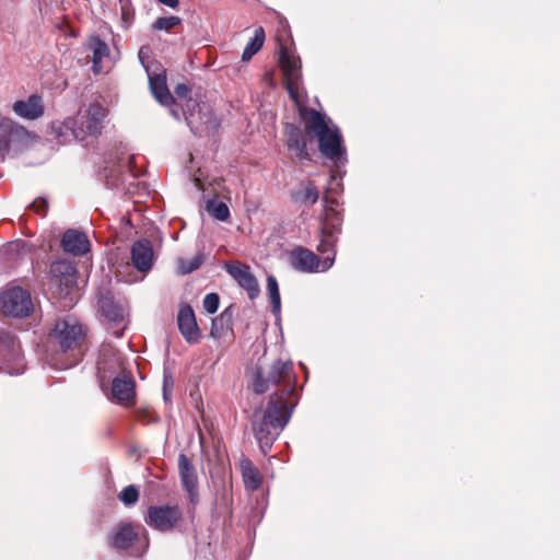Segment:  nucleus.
<instances>
[{"label": "nucleus", "instance_id": "f257e3e1", "mask_svg": "<svg viewBox=\"0 0 560 560\" xmlns=\"http://www.w3.org/2000/svg\"><path fill=\"white\" fill-rule=\"evenodd\" d=\"M296 376L291 361L280 359L270 364L258 365L253 374L250 387L256 394H264L279 387L269 398L264 409L255 410L252 429L264 454L271 448L273 442L288 424L296 401Z\"/></svg>", "mask_w": 560, "mask_h": 560}, {"label": "nucleus", "instance_id": "f03ea898", "mask_svg": "<svg viewBox=\"0 0 560 560\" xmlns=\"http://www.w3.org/2000/svg\"><path fill=\"white\" fill-rule=\"evenodd\" d=\"M299 114L306 131L317 138L320 153L334 162L336 173L339 174L340 167L347 162V152L339 128L330 118L313 108L300 107Z\"/></svg>", "mask_w": 560, "mask_h": 560}, {"label": "nucleus", "instance_id": "7ed1b4c3", "mask_svg": "<svg viewBox=\"0 0 560 560\" xmlns=\"http://www.w3.org/2000/svg\"><path fill=\"white\" fill-rule=\"evenodd\" d=\"M175 97L166 105L171 115L179 120L183 114L187 125L195 135H213L219 128V121L214 114L203 104L202 106L194 100L188 98L189 88L179 83L175 88Z\"/></svg>", "mask_w": 560, "mask_h": 560}, {"label": "nucleus", "instance_id": "20e7f679", "mask_svg": "<svg viewBox=\"0 0 560 560\" xmlns=\"http://www.w3.org/2000/svg\"><path fill=\"white\" fill-rule=\"evenodd\" d=\"M50 341L68 354L65 361L55 360L50 363L56 369H69L81 359L86 339L85 327L74 317L67 316L58 319L49 335Z\"/></svg>", "mask_w": 560, "mask_h": 560}, {"label": "nucleus", "instance_id": "39448f33", "mask_svg": "<svg viewBox=\"0 0 560 560\" xmlns=\"http://www.w3.org/2000/svg\"><path fill=\"white\" fill-rule=\"evenodd\" d=\"M324 201V215L320 228V240L317 245V250L320 254H326L328 250H332L338 240L341 225V214L337 209L338 202L335 199L329 198L327 195L323 198Z\"/></svg>", "mask_w": 560, "mask_h": 560}, {"label": "nucleus", "instance_id": "423d86ee", "mask_svg": "<svg viewBox=\"0 0 560 560\" xmlns=\"http://www.w3.org/2000/svg\"><path fill=\"white\" fill-rule=\"evenodd\" d=\"M327 253H330V255L319 259V257L308 248L299 246L290 253V265L293 269L304 273L325 272L329 270L335 262V247Z\"/></svg>", "mask_w": 560, "mask_h": 560}, {"label": "nucleus", "instance_id": "0eeeda50", "mask_svg": "<svg viewBox=\"0 0 560 560\" xmlns=\"http://www.w3.org/2000/svg\"><path fill=\"white\" fill-rule=\"evenodd\" d=\"M31 139V132L13 119L0 115V154L21 151Z\"/></svg>", "mask_w": 560, "mask_h": 560}, {"label": "nucleus", "instance_id": "6e6552de", "mask_svg": "<svg viewBox=\"0 0 560 560\" xmlns=\"http://www.w3.org/2000/svg\"><path fill=\"white\" fill-rule=\"evenodd\" d=\"M280 66L284 75L285 86L298 107L302 105L304 91L301 86V61L299 58L290 55L288 49L281 48L280 50Z\"/></svg>", "mask_w": 560, "mask_h": 560}, {"label": "nucleus", "instance_id": "1a4fd4ad", "mask_svg": "<svg viewBox=\"0 0 560 560\" xmlns=\"http://www.w3.org/2000/svg\"><path fill=\"white\" fill-rule=\"evenodd\" d=\"M0 310L13 317L28 316L33 310L31 294L20 287L9 288L0 295Z\"/></svg>", "mask_w": 560, "mask_h": 560}, {"label": "nucleus", "instance_id": "9d476101", "mask_svg": "<svg viewBox=\"0 0 560 560\" xmlns=\"http://www.w3.org/2000/svg\"><path fill=\"white\" fill-rule=\"evenodd\" d=\"M0 369L10 375H19L24 371L20 347L14 336L7 330H0Z\"/></svg>", "mask_w": 560, "mask_h": 560}, {"label": "nucleus", "instance_id": "9b49d317", "mask_svg": "<svg viewBox=\"0 0 560 560\" xmlns=\"http://www.w3.org/2000/svg\"><path fill=\"white\" fill-rule=\"evenodd\" d=\"M183 518V512L178 505H152L148 509L144 517L145 523L159 530L171 532Z\"/></svg>", "mask_w": 560, "mask_h": 560}, {"label": "nucleus", "instance_id": "f8f14e48", "mask_svg": "<svg viewBox=\"0 0 560 560\" xmlns=\"http://www.w3.org/2000/svg\"><path fill=\"white\" fill-rule=\"evenodd\" d=\"M144 58V47H142L139 50V59L147 71L151 93L161 105H168L173 97L166 84L165 69L158 62L145 65Z\"/></svg>", "mask_w": 560, "mask_h": 560}, {"label": "nucleus", "instance_id": "ddd939ff", "mask_svg": "<svg viewBox=\"0 0 560 560\" xmlns=\"http://www.w3.org/2000/svg\"><path fill=\"white\" fill-rule=\"evenodd\" d=\"M107 110L100 103H93L89 106L86 115L82 117L81 126L73 131L74 137L84 140L86 136L96 137L103 129Z\"/></svg>", "mask_w": 560, "mask_h": 560}, {"label": "nucleus", "instance_id": "4468645a", "mask_svg": "<svg viewBox=\"0 0 560 560\" xmlns=\"http://www.w3.org/2000/svg\"><path fill=\"white\" fill-rule=\"evenodd\" d=\"M51 281L60 293L68 295L77 283V269L68 260H57L50 266Z\"/></svg>", "mask_w": 560, "mask_h": 560}, {"label": "nucleus", "instance_id": "2eb2a0df", "mask_svg": "<svg viewBox=\"0 0 560 560\" xmlns=\"http://www.w3.org/2000/svg\"><path fill=\"white\" fill-rule=\"evenodd\" d=\"M178 472L183 489L187 491L190 502L196 504L199 499L198 476L191 460L184 453L178 455Z\"/></svg>", "mask_w": 560, "mask_h": 560}, {"label": "nucleus", "instance_id": "dca6fc26", "mask_svg": "<svg viewBox=\"0 0 560 560\" xmlns=\"http://www.w3.org/2000/svg\"><path fill=\"white\" fill-rule=\"evenodd\" d=\"M226 271L247 292L250 300L258 296V282L247 265L241 262L229 264L226 265Z\"/></svg>", "mask_w": 560, "mask_h": 560}, {"label": "nucleus", "instance_id": "f3484780", "mask_svg": "<svg viewBox=\"0 0 560 560\" xmlns=\"http://www.w3.org/2000/svg\"><path fill=\"white\" fill-rule=\"evenodd\" d=\"M177 324L184 339L189 343L197 342L201 332L197 325L194 310L189 305L180 307L177 315Z\"/></svg>", "mask_w": 560, "mask_h": 560}, {"label": "nucleus", "instance_id": "a211bd4d", "mask_svg": "<svg viewBox=\"0 0 560 560\" xmlns=\"http://www.w3.org/2000/svg\"><path fill=\"white\" fill-rule=\"evenodd\" d=\"M12 110L22 119L35 120L44 115V103L40 96L34 94L25 100L14 102Z\"/></svg>", "mask_w": 560, "mask_h": 560}, {"label": "nucleus", "instance_id": "6ab92c4d", "mask_svg": "<svg viewBox=\"0 0 560 560\" xmlns=\"http://www.w3.org/2000/svg\"><path fill=\"white\" fill-rule=\"evenodd\" d=\"M154 254L150 241L140 240L131 246V260L133 267L140 272H148L153 265Z\"/></svg>", "mask_w": 560, "mask_h": 560}, {"label": "nucleus", "instance_id": "aec40b11", "mask_svg": "<svg viewBox=\"0 0 560 560\" xmlns=\"http://www.w3.org/2000/svg\"><path fill=\"white\" fill-rule=\"evenodd\" d=\"M112 399L124 406L135 402V382L130 376L122 374L113 380Z\"/></svg>", "mask_w": 560, "mask_h": 560}, {"label": "nucleus", "instance_id": "412c9836", "mask_svg": "<svg viewBox=\"0 0 560 560\" xmlns=\"http://www.w3.org/2000/svg\"><path fill=\"white\" fill-rule=\"evenodd\" d=\"M62 249L74 256H82L90 250L88 236L77 230H67L61 240Z\"/></svg>", "mask_w": 560, "mask_h": 560}, {"label": "nucleus", "instance_id": "4be33fe9", "mask_svg": "<svg viewBox=\"0 0 560 560\" xmlns=\"http://www.w3.org/2000/svg\"><path fill=\"white\" fill-rule=\"evenodd\" d=\"M98 310L101 314L110 323L119 324L125 318V310L114 301L110 293H106L98 299Z\"/></svg>", "mask_w": 560, "mask_h": 560}, {"label": "nucleus", "instance_id": "5701e85b", "mask_svg": "<svg viewBox=\"0 0 560 560\" xmlns=\"http://www.w3.org/2000/svg\"><path fill=\"white\" fill-rule=\"evenodd\" d=\"M88 48L92 52V70L98 74L103 70V60L109 55L108 45L100 37L94 36L89 39Z\"/></svg>", "mask_w": 560, "mask_h": 560}, {"label": "nucleus", "instance_id": "b1692460", "mask_svg": "<svg viewBox=\"0 0 560 560\" xmlns=\"http://www.w3.org/2000/svg\"><path fill=\"white\" fill-rule=\"evenodd\" d=\"M287 145L290 150L294 151L300 159H307L306 142L303 137L302 130L294 126L288 125L285 128Z\"/></svg>", "mask_w": 560, "mask_h": 560}, {"label": "nucleus", "instance_id": "393cba45", "mask_svg": "<svg viewBox=\"0 0 560 560\" xmlns=\"http://www.w3.org/2000/svg\"><path fill=\"white\" fill-rule=\"evenodd\" d=\"M137 529H140V526L136 527L129 523L120 524L116 528V530L112 537L113 546L118 549H127L128 547H130L132 541L138 536Z\"/></svg>", "mask_w": 560, "mask_h": 560}, {"label": "nucleus", "instance_id": "a878e982", "mask_svg": "<svg viewBox=\"0 0 560 560\" xmlns=\"http://www.w3.org/2000/svg\"><path fill=\"white\" fill-rule=\"evenodd\" d=\"M242 477L244 486L250 491L257 490L261 485V475L249 459L241 462Z\"/></svg>", "mask_w": 560, "mask_h": 560}, {"label": "nucleus", "instance_id": "bb28decb", "mask_svg": "<svg viewBox=\"0 0 560 560\" xmlns=\"http://www.w3.org/2000/svg\"><path fill=\"white\" fill-rule=\"evenodd\" d=\"M265 42V31L262 27H258L254 32L253 38L247 43L242 54V60H249L255 54H257Z\"/></svg>", "mask_w": 560, "mask_h": 560}, {"label": "nucleus", "instance_id": "cd10ccee", "mask_svg": "<svg viewBox=\"0 0 560 560\" xmlns=\"http://www.w3.org/2000/svg\"><path fill=\"white\" fill-rule=\"evenodd\" d=\"M207 211L219 221H228L230 218V210L226 203L217 200H208L206 206Z\"/></svg>", "mask_w": 560, "mask_h": 560}, {"label": "nucleus", "instance_id": "c85d7f7f", "mask_svg": "<svg viewBox=\"0 0 560 560\" xmlns=\"http://www.w3.org/2000/svg\"><path fill=\"white\" fill-rule=\"evenodd\" d=\"M267 291L270 298L273 313H279L281 307V300L277 279L273 276L267 278Z\"/></svg>", "mask_w": 560, "mask_h": 560}, {"label": "nucleus", "instance_id": "c756f323", "mask_svg": "<svg viewBox=\"0 0 560 560\" xmlns=\"http://www.w3.org/2000/svg\"><path fill=\"white\" fill-rule=\"evenodd\" d=\"M319 197V192L317 187L314 185V183L308 182L305 184L303 190L299 194H296V200L302 201L303 203H311L314 205L317 202Z\"/></svg>", "mask_w": 560, "mask_h": 560}, {"label": "nucleus", "instance_id": "7c9ffc66", "mask_svg": "<svg viewBox=\"0 0 560 560\" xmlns=\"http://www.w3.org/2000/svg\"><path fill=\"white\" fill-rule=\"evenodd\" d=\"M203 261V255L197 254L190 259H178V270L182 275L190 273L197 270Z\"/></svg>", "mask_w": 560, "mask_h": 560}, {"label": "nucleus", "instance_id": "2f4dec72", "mask_svg": "<svg viewBox=\"0 0 560 560\" xmlns=\"http://www.w3.org/2000/svg\"><path fill=\"white\" fill-rule=\"evenodd\" d=\"M182 23V19L175 15L167 18H159L153 23L152 28L154 31L170 32L172 28L178 26Z\"/></svg>", "mask_w": 560, "mask_h": 560}, {"label": "nucleus", "instance_id": "473e14b6", "mask_svg": "<svg viewBox=\"0 0 560 560\" xmlns=\"http://www.w3.org/2000/svg\"><path fill=\"white\" fill-rule=\"evenodd\" d=\"M139 491L135 486H128L119 493V499L125 505H132L138 501Z\"/></svg>", "mask_w": 560, "mask_h": 560}, {"label": "nucleus", "instance_id": "72a5a7b5", "mask_svg": "<svg viewBox=\"0 0 560 560\" xmlns=\"http://www.w3.org/2000/svg\"><path fill=\"white\" fill-rule=\"evenodd\" d=\"M220 299L217 293H208L203 299V308L209 314H214L219 308Z\"/></svg>", "mask_w": 560, "mask_h": 560}, {"label": "nucleus", "instance_id": "f704fd0d", "mask_svg": "<svg viewBox=\"0 0 560 560\" xmlns=\"http://www.w3.org/2000/svg\"><path fill=\"white\" fill-rule=\"evenodd\" d=\"M32 208L34 209L35 212L37 213H45L46 212V209H47V201L45 199H36L33 203H32Z\"/></svg>", "mask_w": 560, "mask_h": 560}, {"label": "nucleus", "instance_id": "c9c22d12", "mask_svg": "<svg viewBox=\"0 0 560 560\" xmlns=\"http://www.w3.org/2000/svg\"><path fill=\"white\" fill-rule=\"evenodd\" d=\"M97 369H98V372H105L107 366H106V361H105V355L102 354L98 362H97Z\"/></svg>", "mask_w": 560, "mask_h": 560}, {"label": "nucleus", "instance_id": "e433bc0d", "mask_svg": "<svg viewBox=\"0 0 560 560\" xmlns=\"http://www.w3.org/2000/svg\"><path fill=\"white\" fill-rule=\"evenodd\" d=\"M160 3L170 7V8H176L178 5V0H158Z\"/></svg>", "mask_w": 560, "mask_h": 560}, {"label": "nucleus", "instance_id": "4c0bfd02", "mask_svg": "<svg viewBox=\"0 0 560 560\" xmlns=\"http://www.w3.org/2000/svg\"><path fill=\"white\" fill-rule=\"evenodd\" d=\"M106 183L113 188H119L121 186L118 180L112 178L110 176H106Z\"/></svg>", "mask_w": 560, "mask_h": 560}, {"label": "nucleus", "instance_id": "58836bf2", "mask_svg": "<svg viewBox=\"0 0 560 560\" xmlns=\"http://www.w3.org/2000/svg\"><path fill=\"white\" fill-rule=\"evenodd\" d=\"M163 396H164V399L165 400H168V397H170V393L166 388V380L164 381V390H163Z\"/></svg>", "mask_w": 560, "mask_h": 560}, {"label": "nucleus", "instance_id": "ea45409f", "mask_svg": "<svg viewBox=\"0 0 560 560\" xmlns=\"http://www.w3.org/2000/svg\"><path fill=\"white\" fill-rule=\"evenodd\" d=\"M195 183H196V186H197L199 189L203 190V184L201 183V180H200V178H199V177H196V178H195Z\"/></svg>", "mask_w": 560, "mask_h": 560}, {"label": "nucleus", "instance_id": "a19ab883", "mask_svg": "<svg viewBox=\"0 0 560 560\" xmlns=\"http://www.w3.org/2000/svg\"><path fill=\"white\" fill-rule=\"evenodd\" d=\"M113 334H114L117 338H120V337L122 336V329L115 330V331H113Z\"/></svg>", "mask_w": 560, "mask_h": 560}]
</instances>
